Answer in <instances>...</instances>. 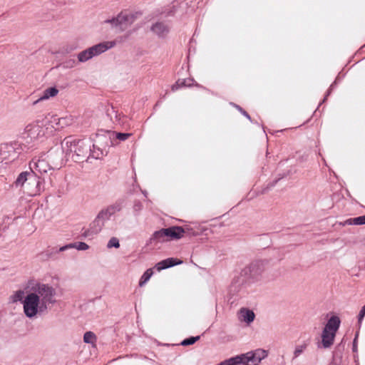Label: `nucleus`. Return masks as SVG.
<instances>
[{"label": "nucleus", "instance_id": "f257e3e1", "mask_svg": "<svg viewBox=\"0 0 365 365\" xmlns=\"http://www.w3.org/2000/svg\"><path fill=\"white\" fill-rule=\"evenodd\" d=\"M66 146V155H71L76 163L88 160L91 152V145L84 140L74 139L69 136L64 138L62 142V149Z\"/></svg>", "mask_w": 365, "mask_h": 365}, {"label": "nucleus", "instance_id": "f03ea898", "mask_svg": "<svg viewBox=\"0 0 365 365\" xmlns=\"http://www.w3.org/2000/svg\"><path fill=\"white\" fill-rule=\"evenodd\" d=\"M16 187L24 188L25 192L31 196L40 193L41 179L34 170L21 173L14 182Z\"/></svg>", "mask_w": 365, "mask_h": 365}, {"label": "nucleus", "instance_id": "7ed1b4c3", "mask_svg": "<svg viewBox=\"0 0 365 365\" xmlns=\"http://www.w3.org/2000/svg\"><path fill=\"white\" fill-rule=\"evenodd\" d=\"M267 355V351L258 349L246 354L231 357L220 362L218 365H258Z\"/></svg>", "mask_w": 365, "mask_h": 365}, {"label": "nucleus", "instance_id": "20e7f679", "mask_svg": "<svg viewBox=\"0 0 365 365\" xmlns=\"http://www.w3.org/2000/svg\"><path fill=\"white\" fill-rule=\"evenodd\" d=\"M54 150H49L47 153L48 160L45 159H38L35 161L34 159L29 163L30 170H34L36 173H46L48 171L54 169H59L63 164L62 153L57 151L58 159H53V155L55 154Z\"/></svg>", "mask_w": 365, "mask_h": 365}, {"label": "nucleus", "instance_id": "39448f33", "mask_svg": "<svg viewBox=\"0 0 365 365\" xmlns=\"http://www.w3.org/2000/svg\"><path fill=\"white\" fill-rule=\"evenodd\" d=\"M34 294H37L41 304V311H48V306L56 302V290L47 284L37 283L32 287Z\"/></svg>", "mask_w": 365, "mask_h": 365}, {"label": "nucleus", "instance_id": "423d86ee", "mask_svg": "<svg viewBox=\"0 0 365 365\" xmlns=\"http://www.w3.org/2000/svg\"><path fill=\"white\" fill-rule=\"evenodd\" d=\"M139 15L138 13L120 12L116 17L107 19L104 22L110 24L117 33H120L133 24Z\"/></svg>", "mask_w": 365, "mask_h": 365}, {"label": "nucleus", "instance_id": "0eeeda50", "mask_svg": "<svg viewBox=\"0 0 365 365\" xmlns=\"http://www.w3.org/2000/svg\"><path fill=\"white\" fill-rule=\"evenodd\" d=\"M29 149V147L18 141L4 143L0 146V158L2 160L12 161L18 158L21 151Z\"/></svg>", "mask_w": 365, "mask_h": 365}, {"label": "nucleus", "instance_id": "6e6552de", "mask_svg": "<svg viewBox=\"0 0 365 365\" xmlns=\"http://www.w3.org/2000/svg\"><path fill=\"white\" fill-rule=\"evenodd\" d=\"M24 305V312L28 318H33L37 314H44L47 311H41V304L37 294L34 292L29 293L22 301Z\"/></svg>", "mask_w": 365, "mask_h": 365}, {"label": "nucleus", "instance_id": "1a4fd4ad", "mask_svg": "<svg viewBox=\"0 0 365 365\" xmlns=\"http://www.w3.org/2000/svg\"><path fill=\"white\" fill-rule=\"evenodd\" d=\"M113 46L112 42H103L94 45L78 54L79 62H86L93 57L100 55Z\"/></svg>", "mask_w": 365, "mask_h": 365}, {"label": "nucleus", "instance_id": "9d476101", "mask_svg": "<svg viewBox=\"0 0 365 365\" xmlns=\"http://www.w3.org/2000/svg\"><path fill=\"white\" fill-rule=\"evenodd\" d=\"M114 133L111 130H101L96 135L94 140V148H100L103 150H108L113 145Z\"/></svg>", "mask_w": 365, "mask_h": 365}, {"label": "nucleus", "instance_id": "9b49d317", "mask_svg": "<svg viewBox=\"0 0 365 365\" xmlns=\"http://www.w3.org/2000/svg\"><path fill=\"white\" fill-rule=\"evenodd\" d=\"M241 271L242 272V274L247 277L248 281L250 283L259 279V277L262 274L263 269L259 263L253 262L251 263L249 266L242 269Z\"/></svg>", "mask_w": 365, "mask_h": 365}, {"label": "nucleus", "instance_id": "f8f14e48", "mask_svg": "<svg viewBox=\"0 0 365 365\" xmlns=\"http://www.w3.org/2000/svg\"><path fill=\"white\" fill-rule=\"evenodd\" d=\"M23 138L26 143L29 144L31 141L43 135L42 128L38 124H29L25 128Z\"/></svg>", "mask_w": 365, "mask_h": 365}, {"label": "nucleus", "instance_id": "ddd939ff", "mask_svg": "<svg viewBox=\"0 0 365 365\" xmlns=\"http://www.w3.org/2000/svg\"><path fill=\"white\" fill-rule=\"evenodd\" d=\"M150 31L158 38H165L170 31V26L166 21H157L150 26Z\"/></svg>", "mask_w": 365, "mask_h": 365}, {"label": "nucleus", "instance_id": "4468645a", "mask_svg": "<svg viewBox=\"0 0 365 365\" xmlns=\"http://www.w3.org/2000/svg\"><path fill=\"white\" fill-rule=\"evenodd\" d=\"M247 284H250V282L247 277L242 274V272L241 271L237 276L234 277L230 287V291L233 294H237L245 287Z\"/></svg>", "mask_w": 365, "mask_h": 365}, {"label": "nucleus", "instance_id": "2eb2a0df", "mask_svg": "<svg viewBox=\"0 0 365 365\" xmlns=\"http://www.w3.org/2000/svg\"><path fill=\"white\" fill-rule=\"evenodd\" d=\"M170 240H177L181 239L185 234L189 233L190 229L183 228L180 226H171L168 227Z\"/></svg>", "mask_w": 365, "mask_h": 365}, {"label": "nucleus", "instance_id": "dca6fc26", "mask_svg": "<svg viewBox=\"0 0 365 365\" xmlns=\"http://www.w3.org/2000/svg\"><path fill=\"white\" fill-rule=\"evenodd\" d=\"M71 245H64L61 247L60 248L52 247L51 249H48L47 250L41 253V256L44 259H48L50 258L56 259V255L60 252H63L69 249Z\"/></svg>", "mask_w": 365, "mask_h": 365}, {"label": "nucleus", "instance_id": "f3484780", "mask_svg": "<svg viewBox=\"0 0 365 365\" xmlns=\"http://www.w3.org/2000/svg\"><path fill=\"white\" fill-rule=\"evenodd\" d=\"M103 226L104 224L103 222L96 217L90 224L89 229L86 230L83 235L86 237L90 236L91 235H96L101 232Z\"/></svg>", "mask_w": 365, "mask_h": 365}, {"label": "nucleus", "instance_id": "a211bd4d", "mask_svg": "<svg viewBox=\"0 0 365 365\" xmlns=\"http://www.w3.org/2000/svg\"><path fill=\"white\" fill-rule=\"evenodd\" d=\"M284 178V175H279V177L275 180L268 182L260 191H253L250 194L252 195L251 198L255 197L259 195H264L272 190L277 183Z\"/></svg>", "mask_w": 365, "mask_h": 365}, {"label": "nucleus", "instance_id": "6ab92c4d", "mask_svg": "<svg viewBox=\"0 0 365 365\" xmlns=\"http://www.w3.org/2000/svg\"><path fill=\"white\" fill-rule=\"evenodd\" d=\"M336 334L329 332L327 329H323L322 334V344L324 348H329L334 343Z\"/></svg>", "mask_w": 365, "mask_h": 365}, {"label": "nucleus", "instance_id": "aec40b11", "mask_svg": "<svg viewBox=\"0 0 365 365\" xmlns=\"http://www.w3.org/2000/svg\"><path fill=\"white\" fill-rule=\"evenodd\" d=\"M340 325V319L336 316L331 317L327 324L325 325L324 329H327L329 332L336 333Z\"/></svg>", "mask_w": 365, "mask_h": 365}, {"label": "nucleus", "instance_id": "412c9836", "mask_svg": "<svg viewBox=\"0 0 365 365\" xmlns=\"http://www.w3.org/2000/svg\"><path fill=\"white\" fill-rule=\"evenodd\" d=\"M58 93V90L56 87H50L43 91V95L36 101L33 103L36 105L41 101L48 99L51 97L56 96Z\"/></svg>", "mask_w": 365, "mask_h": 365}, {"label": "nucleus", "instance_id": "4be33fe9", "mask_svg": "<svg viewBox=\"0 0 365 365\" xmlns=\"http://www.w3.org/2000/svg\"><path fill=\"white\" fill-rule=\"evenodd\" d=\"M125 200L124 198L118 199L113 204L109 205L106 208L108 210V212L113 215L117 212H120L125 204Z\"/></svg>", "mask_w": 365, "mask_h": 365}, {"label": "nucleus", "instance_id": "5701e85b", "mask_svg": "<svg viewBox=\"0 0 365 365\" xmlns=\"http://www.w3.org/2000/svg\"><path fill=\"white\" fill-rule=\"evenodd\" d=\"M342 226L345 225H365V215L359 216L354 218H350L346 220H345L343 222L339 223Z\"/></svg>", "mask_w": 365, "mask_h": 365}, {"label": "nucleus", "instance_id": "b1692460", "mask_svg": "<svg viewBox=\"0 0 365 365\" xmlns=\"http://www.w3.org/2000/svg\"><path fill=\"white\" fill-rule=\"evenodd\" d=\"M240 314L243 321H245L247 324L252 322L255 317L253 311L245 308L240 309Z\"/></svg>", "mask_w": 365, "mask_h": 365}, {"label": "nucleus", "instance_id": "393cba45", "mask_svg": "<svg viewBox=\"0 0 365 365\" xmlns=\"http://www.w3.org/2000/svg\"><path fill=\"white\" fill-rule=\"evenodd\" d=\"M166 242V241H165V235L163 233V228L154 232V233L152 235V236L150 239V242L151 244L152 243L157 244L159 242Z\"/></svg>", "mask_w": 365, "mask_h": 365}, {"label": "nucleus", "instance_id": "a878e982", "mask_svg": "<svg viewBox=\"0 0 365 365\" xmlns=\"http://www.w3.org/2000/svg\"><path fill=\"white\" fill-rule=\"evenodd\" d=\"M192 79H178L171 87L172 91H175L182 87H189L192 85Z\"/></svg>", "mask_w": 365, "mask_h": 365}, {"label": "nucleus", "instance_id": "bb28decb", "mask_svg": "<svg viewBox=\"0 0 365 365\" xmlns=\"http://www.w3.org/2000/svg\"><path fill=\"white\" fill-rule=\"evenodd\" d=\"M93 150L91 149V152L88 154L89 157L92 156V158L95 159H99L103 157L104 155H107L108 153V150H103L100 148H94L93 145Z\"/></svg>", "mask_w": 365, "mask_h": 365}, {"label": "nucleus", "instance_id": "cd10ccee", "mask_svg": "<svg viewBox=\"0 0 365 365\" xmlns=\"http://www.w3.org/2000/svg\"><path fill=\"white\" fill-rule=\"evenodd\" d=\"M96 334L91 331H86L83 335V341L86 344H91L93 346L96 342Z\"/></svg>", "mask_w": 365, "mask_h": 365}, {"label": "nucleus", "instance_id": "c85d7f7f", "mask_svg": "<svg viewBox=\"0 0 365 365\" xmlns=\"http://www.w3.org/2000/svg\"><path fill=\"white\" fill-rule=\"evenodd\" d=\"M153 272L152 269H148L142 275L139 281V286L143 287L151 277Z\"/></svg>", "mask_w": 365, "mask_h": 365}, {"label": "nucleus", "instance_id": "c756f323", "mask_svg": "<svg viewBox=\"0 0 365 365\" xmlns=\"http://www.w3.org/2000/svg\"><path fill=\"white\" fill-rule=\"evenodd\" d=\"M111 216H112V215L110 213V212H108V210L107 208H106V209L101 210L98 212V214L96 216V218L100 220L101 221H102L103 223L104 224L105 221L109 220V218Z\"/></svg>", "mask_w": 365, "mask_h": 365}, {"label": "nucleus", "instance_id": "7c9ffc66", "mask_svg": "<svg viewBox=\"0 0 365 365\" xmlns=\"http://www.w3.org/2000/svg\"><path fill=\"white\" fill-rule=\"evenodd\" d=\"M106 114L110 120H113V118L115 119V121H119L120 120V114L113 106L106 110Z\"/></svg>", "mask_w": 365, "mask_h": 365}, {"label": "nucleus", "instance_id": "2f4dec72", "mask_svg": "<svg viewBox=\"0 0 365 365\" xmlns=\"http://www.w3.org/2000/svg\"><path fill=\"white\" fill-rule=\"evenodd\" d=\"M68 245H71V247H69V249L76 248L78 250H86L89 247L86 243L83 242L71 243V244H68Z\"/></svg>", "mask_w": 365, "mask_h": 365}, {"label": "nucleus", "instance_id": "473e14b6", "mask_svg": "<svg viewBox=\"0 0 365 365\" xmlns=\"http://www.w3.org/2000/svg\"><path fill=\"white\" fill-rule=\"evenodd\" d=\"M200 336H190L189 338H187V339H185L184 340H182V342L180 343V344L184 346L192 345L196 341H197L200 339Z\"/></svg>", "mask_w": 365, "mask_h": 365}, {"label": "nucleus", "instance_id": "72a5a7b5", "mask_svg": "<svg viewBox=\"0 0 365 365\" xmlns=\"http://www.w3.org/2000/svg\"><path fill=\"white\" fill-rule=\"evenodd\" d=\"M24 296V292L23 290H18L11 297V302L14 303L19 301H23Z\"/></svg>", "mask_w": 365, "mask_h": 365}, {"label": "nucleus", "instance_id": "f704fd0d", "mask_svg": "<svg viewBox=\"0 0 365 365\" xmlns=\"http://www.w3.org/2000/svg\"><path fill=\"white\" fill-rule=\"evenodd\" d=\"M114 133V139L119 140L120 141H124L127 140L132 134L128 133H117L113 131Z\"/></svg>", "mask_w": 365, "mask_h": 365}, {"label": "nucleus", "instance_id": "c9c22d12", "mask_svg": "<svg viewBox=\"0 0 365 365\" xmlns=\"http://www.w3.org/2000/svg\"><path fill=\"white\" fill-rule=\"evenodd\" d=\"M107 247L108 248H112V247L119 248L120 242H119L118 239L115 237H111L107 244Z\"/></svg>", "mask_w": 365, "mask_h": 365}, {"label": "nucleus", "instance_id": "e433bc0d", "mask_svg": "<svg viewBox=\"0 0 365 365\" xmlns=\"http://www.w3.org/2000/svg\"><path fill=\"white\" fill-rule=\"evenodd\" d=\"M231 105L233 106L236 109H237L244 116H245L248 120L252 121L251 117L249 113L245 110L241 106L237 105L234 103H231Z\"/></svg>", "mask_w": 365, "mask_h": 365}, {"label": "nucleus", "instance_id": "4c0bfd02", "mask_svg": "<svg viewBox=\"0 0 365 365\" xmlns=\"http://www.w3.org/2000/svg\"><path fill=\"white\" fill-rule=\"evenodd\" d=\"M166 261H167L168 264H170L169 268L172 267L175 265L179 264L182 262L181 261L178 260V259L173 258V257L166 259Z\"/></svg>", "mask_w": 365, "mask_h": 365}, {"label": "nucleus", "instance_id": "58836bf2", "mask_svg": "<svg viewBox=\"0 0 365 365\" xmlns=\"http://www.w3.org/2000/svg\"><path fill=\"white\" fill-rule=\"evenodd\" d=\"M169 265L170 264H168L166 259H164V260H162L160 262H158L156 264V267H157L158 270H162V269L169 268Z\"/></svg>", "mask_w": 365, "mask_h": 365}, {"label": "nucleus", "instance_id": "ea45409f", "mask_svg": "<svg viewBox=\"0 0 365 365\" xmlns=\"http://www.w3.org/2000/svg\"><path fill=\"white\" fill-rule=\"evenodd\" d=\"M143 209V204L139 200H135L133 205V211L139 212Z\"/></svg>", "mask_w": 365, "mask_h": 365}, {"label": "nucleus", "instance_id": "a19ab883", "mask_svg": "<svg viewBox=\"0 0 365 365\" xmlns=\"http://www.w3.org/2000/svg\"><path fill=\"white\" fill-rule=\"evenodd\" d=\"M365 316V305L361 308V311L359 312V323L361 324V321L362 319H364Z\"/></svg>", "mask_w": 365, "mask_h": 365}, {"label": "nucleus", "instance_id": "79ce46f5", "mask_svg": "<svg viewBox=\"0 0 365 365\" xmlns=\"http://www.w3.org/2000/svg\"><path fill=\"white\" fill-rule=\"evenodd\" d=\"M51 150H54L56 152L61 151L62 153V154L63 153V151H64V149H62V148H51ZM58 153H55V154L53 155L52 158H53V159L56 160V159H58Z\"/></svg>", "mask_w": 365, "mask_h": 365}, {"label": "nucleus", "instance_id": "37998d69", "mask_svg": "<svg viewBox=\"0 0 365 365\" xmlns=\"http://www.w3.org/2000/svg\"><path fill=\"white\" fill-rule=\"evenodd\" d=\"M163 233L165 235V241H170L168 228H163Z\"/></svg>", "mask_w": 365, "mask_h": 365}, {"label": "nucleus", "instance_id": "c03bdc74", "mask_svg": "<svg viewBox=\"0 0 365 365\" xmlns=\"http://www.w3.org/2000/svg\"><path fill=\"white\" fill-rule=\"evenodd\" d=\"M175 13V6H173V9L172 10H170L167 14H166V16H173Z\"/></svg>", "mask_w": 365, "mask_h": 365}, {"label": "nucleus", "instance_id": "a18cd8bd", "mask_svg": "<svg viewBox=\"0 0 365 365\" xmlns=\"http://www.w3.org/2000/svg\"><path fill=\"white\" fill-rule=\"evenodd\" d=\"M75 63V61L74 60H71L67 62V64L68 66H71L72 67L73 66V64Z\"/></svg>", "mask_w": 365, "mask_h": 365}, {"label": "nucleus", "instance_id": "49530a36", "mask_svg": "<svg viewBox=\"0 0 365 365\" xmlns=\"http://www.w3.org/2000/svg\"><path fill=\"white\" fill-rule=\"evenodd\" d=\"M293 353H294V356H297V348L294 349Z\"/></svg>", "mask_w": 365, "mask_h": 365}, {"label": "nucleus", "instance_id": "de8ad7c7", "mask_svg": "<svg viewBox=\"0 0 365 365\" xmlns=\"http://www.w3.org/2000/svg\"><path fill=\"white\" fill-rule=\"evenodd\" d=\"M329 365H336L335 363H331Z\"/></svg>", "mask_w": 365, "mask_h": 365}, {"label": "nucleus", "instance_id": "09e8293b", "mask_svg": "<svg viewBox=\"0 0 365 365\" xmlns=\"http://www.w3.org/2000/svg\"><path fill=\"white\" fill-rule=\"evenodd\" d=\"M301 351H302V350H299V349H298V350H297L298 354H299V353H300Z\"/></svg>", "mask_w": 365, "mask_h": 365}]
</instances>
